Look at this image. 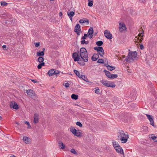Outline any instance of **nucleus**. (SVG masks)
Returning <instances> with one entry per match:
<instances>
[{
  "label": "nucleus",
  "instance_id": "1",
  "mask_svg": "<svg viewBox=\"0 0 157 157\" xmlns=\"http://www.w3.org/2000/svg\"><path fill=\"white\" fill-rule=\"evenodd\" d=\"M128 138V135L125 134L123 131H119L117 134V139L118 140H120L123 143H125Z\"/></svg>",
  "mask_w": 157,
  "mask_h": 157
},
{
  "label": "nucleus",
  "instance_id": "2",
  "mask_svg": "<svg viewBox=\"0 0 157 157\" xmlns=\"http://www.w3.org/2000/svg\"><path fill=\"white\" fill-rule=\"evenodd\" d=\"M79 52L81 59L84 61L87 62L88 61V55L86 49L84 48H82L80 49Z\"/></svg>",
  "mask_w": 157,
  "mask_h": 157
},
{
  "label": "nucleus",
  "instance_id": "3",
  "mask_svg": "<svg viewBox=\"0 0 157 157\" xmlns=\"http://www.w3.org/2000/svg\"><path fill=\"white\" fill-rule=\"evenodd\" d=\"M137 54L136 51L132 52L129 49V52L125 60L127 62H129L130 59L134 60L136 57Z\"/></svg>",
  "mask_w": 157,
  "mask_h": 157
},
{
  "label": "nucleus",
  "instance_id": "4",
  "mask_svg": "<svg viewBox=\"0 0 157 157\" xmlns=\"http://www.w3.org/2000/svg\"><path fill=\"white\" fill-rule=\"evenodd\" d=\"M26 93L29 96L34 100H35L37 98L36 95L33 90L31 89L27 90L26 91Z\"/></svg>",
  "mask_w": 157,
  "mask_h": 157
},
{
  "label": "nucleus",
  "instance_id": "5",
  "mask_svg": "<svg viewBox=\"0 0 157 157\" xmlns=\"http://www.w3.org/2000/svg\"><path fill=\"white\" fill-rule=\"evenodd\" d=\"M72 57L75 62L79 61L80 59V57H81L80 55L79 54L78 51L73 53L72 55Z\"/></svg>",
  "mask_w": 157,
  "mask_h": 157
},
{
  "label": "nucleus",
  "instance_id": "6",
  "mask_svg": "<svg viewBox=\"0 0 157 157\" xmlns=\"http://www.w3.org/2000/svg\"><path fill=\"white\" fill-rule=\"evenodd\" d=\"M105 36L108 39H111L112 38V34L108 30H105L104 32Z\"/></svg>",
  "mask_w": 157,
  "mask_h": 157
},
{
  "label": "nucleus",
  "instance_id": "7",
  "mask_svg": "<svg viewBox=\"0 0 157 157\" xmlns=\"http://www.w3.org/2000/svg\"><path fill=\"white\" fill-rule=\"evenodd\" d=\"M146 115L150 121V124L152 126H154V122L152 116L147 114H146Z\"/></svg>",
  "mask_w": 157,
  "mask_h": 157
},
{
  "label": "nucleus",
  "instance_id": "8",
  "mask_svg": "<svg viewBox=\"0 0 157 157\" xmlns=\"http://www.w3.org/2000/svg\"><path fill=\"white\" fill-rule=\"evenodd\" d=\"M119 29L120 31L121 32H123L126 29L125 25L124 23H119Z\"/></svg>",
  "mask_w": 157,
  "mask_h": 157
},
{
  "label": "nucleus",
  "instance_id": "9",
  "mask_svg": "<svg viewBox=\"0 0 157 157\" xmlns=\"http://www.w3.org/2000/svg\"><path fill=\"white\" fill-rule=\"evenodd\" d=\"M10 106L11 108L15 109H17L19 108L17 103L14 101L12 102L10 104Z\"/></svg>",
  "mask_w": 157,
  "mask_h": 157
},
{
  "label": "nucleus",
  "instance_id": "10",
  "mask_svg": "<svg viewBox=\"0 0 157 157\" xmlns=\"http://www.w3.org/2000/svg\"><path fill=\"white\" fill-rule=\"evenodd\" d=\"M39 115L37 113H35L34 116L33 122L34 123H36L38 122L39 119Z\"/></svg>",
  "mask_w": 157,
  "mask_h": 157
},
{
  "label": "nucleus",
  "instance_id": "11",
  "mask_svg": "<svg viewBox=\"0 0 157 157\" xmlns=\"http://www.w3.org/2000/svg\"><path fill=\"white\" fill-rule=\"evenodd\" d=\"M99 54L98 53H94L91 57V59L92 61H96L99 58Z\"/></svg>",
  "mask_w": 157,
  "mask_h": 157
},
{
  "label": "nucleus",
  "instance_id": "12",
  "mask_svg": "<svg viewBox=\"0 0 157 157\" xmlns=\"http://www.w3.org/2000/svg\"><path fill=\"white\" fill-rule=\"evenodd\" d=\"M115 149L117 153L122 154H124L123 149L120 146V147H118L117 148H116Z\"/></svg>",
  "mask_w": 157,
  "mask_h": 157
},
{
  "label": "nucleus",
  "instance_id": "13",
  "mask_svg": "<svg viewBox=\"0 0 157 157\" xmlns=\"http://www.w3.org/2000/svg\"><path fill=\"white\" fill-rule=\"evenodd\" d=\"M112 143L114 149L116 148H117H117L118 147H120V146L119 144L116 141H114V140H112Z\"/></svg>",
  "mask_w": 157,
  "mask_h": 157
},
{
  "label": "nucleus",
  "instance_id": "14",
  "mask_svg": "<svg viewBox=\"0 0 157 157\" xmlns=\"http://www.w3.org/2000/svg\"><path fill=\"white\" fill-rule=\"evenodd\" d=\"M101 82L102 83V84H103L104 85L106 86L109 87V82H108L107 81L103 80H101Z\"/></svg>",
  "mask_w": 157,
  "mask_h": 157
},
{
  "label": "nucleus",
  "instance_id": "15",
  "mask_svg": "<svg viewBox=\"0 0 157 157\" xmlns=\"http://www.w3.org/2000/svg\"><path fill=\"white\" fill-rule=\"evenodd\" d=\"M77 30L81 31L80 26L79 24H77L75 27L74 31H76Z\"/></svg>",
  "mask_w": 157,
  "mask_h": 157
},
{
  "label": "nucleus",
  "instance_id": "16",
  "mask_svg": "<svg viewBox=\"0 0 157 157\" xmlns=\"http://www.w3.org/2000/svg\"><path fill=\"white\" fill-rule=\"evenodd\" d=\"M94 49L96 51H97L98 52L102 51L103 49V48L101 47H96L94 48Z\"/></svg>",
  "mask_w": 157,
  "mask_h": 157
},
{
  "label": "nucleus",
  "instance_id": "17",
  "mask_svg": "<svg viewBox=\"0 0 157 157\" xmlns=\"http://www.w3.org/2000/svg\"><path fill=\"white\" fill-rule=\"evenodd\" d=\"M48 74L49 76H53L54 75V69H51L48 72Z\"/></svg>",
  "mask_w": 157,
  "mask_h": 157
},
{
  "label": "nucleus",
  "instance_id": "18",
  "mask_svg": "<svg viewBox=\"0 0 157 157\" xmlns=\"http://www.w3.org/2000/svg\"><path fill=\"white\" fill-rule=\"evenodd\" d=\"M23 140L26 144L29 143L30 141L29 138L26 136H24L23 138Z\"/></svg>",
  "mask_w": 157,
  "mask_h": 157
},
{
  "label": "nucleus",
  "instance_id": "19",
  "mask_svg": "<svg viewBox=\"0 0 157 157\" xmlns=\"http://www.w3.org/2000/svg\"><path fill=\"white\" fill-rule=\"evenodd\" d=\"M104 72H105V75L108 78H110L109 77H110V75H111L110 72L109 71H106L105 70H104Z\"/></svg>",
  "mask_w": 157,
  "mask_h": 157
},
{
  "label": "nucleus",
  "instance_id": "20",
  "mask_svg": "<svg viewBox=\"0 0 157 157\" xmlns=\"http://www.w3.org/2000/svg\"><path fill=\"white\" fill-rule=\"evenodd\" d=\"M67 14L69 17H73L75 15V12L73 11H70V10H69L67 12Z\"/></svg>",
  "mask_w": 157,
  "mask_h": 157
},
{
  "label": "nucleus",
  "instance_id": "21",
  "mask_svg": "<svg viewBox=\"0 0 157 157\" xmlns=\"http://www.w3.org/2000/svg\"><path fill=\"white\" fill-rule=\"evenodd\" d=\"M58 144L59 148L60 149H63L65 148V146L62 142H59Z\"/></svg>",
  "mask_w": 157,
  "mask_h": 157
},
{
  "label": "nucleus",
  "instance_id": "22",
  "mask_svg": "<svg viewBox=\"0 0 157 157\" xmlns=\"http://www.w3.org/2000/svg\"><path fill=\"white\" fill-rule=\"evenodd\" d=\"M78 63L81 66H83L85 65V63L84 61H83V59H80L78 61Z\"/></svg>",
  "mask_w": 157,
  "mask_h": 157
},
{
  "label": "nucleus",
  "instance_id": "23",
  "mask_svg": "<svg viewBox=\"0 0 157 157\" xmlns=\"http://www.w3.org/2000/svg\"><path fill=\"white\" fill-rule=\"evenodd\" d=\"M74 72L76 75L79 78H80V77H81V75H80L79 72L78 71L76 70H74Z\"/></svg>",
  "mask_w": 157,
  "mask_h": 157
},
{
  "label": "nucleus",
  "instance_id": "24",
  "mask_svg": "<svg viewBox=\"0 0 157 157\" xmlns=\"http://www.w3.org/2000/svg\"><path fill=\"white\" fill-rule=\"evenodd\" d=\"M94 33L93 29L92 28L90 27L89 29L88 34L92 35Z\"/></svg>",
  "mask_w": 157,
  "mask_h": 157
},
{
  "label": "nucleus",
  "instance_id": "25",
  "mask_svg": "<svg viewBox=\"0 0 157 157\" xmlns=\"http://www.w3.org/2000/svg\"><path fill=\"white\" fill-rule=\"evenodd\" d=\"M71 98L73 99L76 100L78 98V95L74 94H73L71 95Z\"/></svg>",
  "mask_w": 157,
  "mask_h": 157
},
{
  "label": "nucleus",
  "instance_id": "26",
  "mask_svg": "<svg viewBox=\"0 0 157 157\" xmlns=\"http://www.w3.org/2000/svg\"><path fill=\"white\" fill-rule=\"evenodd\" d=\"M107 67V69L108 70L112 71L113 70H114L115 69V67L113 66H110L109 65V66H108Z\"/></svg>",
  "mask_w": 157,
  "mask_h": 157
},
{
  "label": "nucleus",
  "instance_id": "27",
  "mask_svg": "<svg viewBox=\"0 0 157 157\" xmlns=\"http://www.w3.org/2000/svg\"><path fill=\"white\" fill-rule=\"evenodd\" d=\"M96 44L97 45L100 47V46L102 45L103 44V42L102 41L100 40L97 41Z\"/></svg>",
  "mask_w": 157,
  "mask_h": 157
},
{
  "label": "nucleus",
  "instance_id": "28",
  "mask_svg": "<svg viewBox=\"0 0 157 157\" xmlns=\"http://www.w3.org/2000/svg\"><path fill=\"white\" fill-rule=\"evenodd\" d=\"M36 55L37 56H43L44 55V52L42 51H39L37 53Z\"/></svg>",
  "mask_w": 157,
  "mask_h": 157
},
{
  "label": "nucleus",
  "instance_id": "29",
  "mask_svg": "<svg viewBox=\"0 0 157 157\" xmlns=\"http://www.w3.org/2000/svg\"><path fill=\"white\" fill-rule=\"evenodd\" d=\"M70 131L73 133L74 135L75 134H76V132L77 130L74 128H71L70 129Z\"/></svg>",
  "mask_w": 157,
  "mask_h": 157
},
{
  "label": "nucleus",
  "instance_id": "30",
  "mask_svg": "<svg viewBox=\"0 0 157 157\" xmlns=\"http://www.w3.org/2000/svg\"><path fill=\"white\" fill-rule=\"evenodd\" d=\"M116 86V85L114 84L113 82H111L109 83V87H110L112 88Z\"/></svg>",
  "mask_w": 157,
  "mask_h": 157
},
{
  "label": "nucleus",
  "instance_id": "31",
  "mask_svg": "<svg viewBox=\"0 0 157 157\" xmlns=\"http://www.w3.org/2000/svg\"><path fill=\"white\" fill-rule=\"evenodd\" d=\"M81 134H82V133L80 132L79 131H76V134H75L74 135L75 136H76L78 137H80L81 136Z\"/></svg>",
  "mask_w": 157,
  "mask_h": 157
},
{
  "label": "nucleus",
  "instance_id": "32",
  "mask_svg": "<svg viewBox=\"0 0 157 157\" xmlns=\"http://www.w3.org/2000/svg\"><path fill=\"white\" fill-rule=\"evenodd\" d=\"M81 77L80 78H82L86 82H88V79L85 76L81 75Z\"/></svg>",
  "mask_w": 157,
  "mask_h": 157
},
{
  "label": "nucleus",
  "instance_id": "33",
  "mask_svg": "<svg viewBox=\"0 0 157 157\" xmlns=\"http://www.w3.org/2000/svg\"><path fill=\"white\" fill-rule=\"evenodd\" d=\"M89 2L88 3V6L90 7L92 6L93 5V0H88Z\"/></svg>",
  "mask_w": 157,
  "mask_h": 157
},
{
  "label": "nucleus",
  "instance_id": "34",
  "mask_svg": "<svg viewBox=\"0 0 157 157\" xmlns=\"http://www.w3.org/2000/svg\"><path fill=\"white\" fill-rule=\"evenodd\" d=\"M81 44H87L89 43V42L88 40L86 41L85 40H82L81 41Z\"/></svg>",
  "mask_w": 157,
  "mask_h": 157
},
{
  "label": "nucleus",
  "instance_id": "35",
  "mask_svg": "<svg viewBox=\"0 0 157 157\" xmlns=\"http://www.w3.org/2000/svg\"><path fill=\"white\" fill-rule=\"evenodd\" d=\"M110 77H109L110 78H117L118 76L117 75V74H112L111 75Z\"/></svg>",
  "mask_w": 157,
  "mask_h": 157
},
{
  "label": "nucleus",
  "instance_id": "36",
  "mask_svg": "<svg viewBox=\"0 0 157 157\" xmlns=\"http://www.w3.org/2000/svg\"><path fill=\"white\" fill-rule=\"evenodd\" d=\"M102 51H101V52H98V54L99 55H100V56H101V57H102L104 54V49H103L102 50Z\"/></svg>",
  "mask_w": 157,
  "mask_h": 157
},
{
  "label": "nucleus",
  "instance_id": "37",
  "mask_svg": "<svg viewBox=\"0 0 157 157\" xmlns=\"http://www.w3.org/2000/svg\"><path fill=\"white\" fill-rule=\"evenodd\" d=\"M44 60V58L41 56H40V57L38 58V61L40 63H41L42 62H43Z\"/></svg>",
  "mask_w": 157,
  "mask_h": 157
},
{
  "label": "nucleus",
  "instance_id": "38",
  "mask_svg": "<svg viewBox=\"0 0 157 157\" xmlns=\"http://www.w3.org/2000/svg\"><path fill=\"white\" fill-rule=\"evenodd\" d=\"M100 90L98 88V87H96L95 88V93L97 94H100Z\"/></svg>",
  "mask_w": 157,
  "mask_h": 157
},
{
  "label": "nucleus",
  "instance_id": "39",
  "mask_svg": "<svg viewBox=\"0 0 157 157\" xmlns=\"http://www.w3.org/2000/svg\"><path fill=\"white\" fill-rule=\"evenodd\" d=\"M7 3L4 1L1 2V5L2 6H6L7 5Z\"/></svg>",
  "mask_w": 157,
  "mask_h": 157
},
{
  "label": "nucleus",
  "instance_id": "40",
  "mask_svg": "<svg viewBox=\"0 0 157 157\" xmlns=\"http://www.w3.org/2000/svg\"><path fill=\"white\" fill-rule=\"evenodd\" d=\"M97 63H104V60L102 59H99Z\"/></svg>",
  "mask_w": 157,
  "mask_h": 157
},
{
  "label": "nucleus",
  "instance_id": "41",
  "mask_svg": "<svg viewBox=\"0 0 157 157\" xmlns=\"http://www.w3.org/2000/svg\"><path fill=\"white\" fill-rule=\"evenodd\" d=\"M70 151L72 153H73V154H75V155L77 154V153L76 152V151H75V150L74 149H72L71 150V151Z\"/></svg>",
  "mask_w": 157,
  "mask_h": 157
},
{
  "label": "nucleus",
  "instance_id": "42",
  "mask_svg": "<svg viewBox=\"0 0 157 157\" xmlns=\"http://www.w3.org/2000/svg\"><path fill=\"white\" fill-rule=\"evenodd\" d=\"M87 36V35L86 34H84V36H82L81 38V40H85L86 39Z\"/></svg>",
  "mask_w": 157,
  "mask_h": 157
},
{
  "label": "nucleus",
  "instance_id": "43",
  "mask_svg": "<svg viewBox=\"0 0 157 157\" xmlns=\"http://www.w3.org/2000/svg\"><path fill=\"white\" fill-rule=\"evenodd\" d=\"M83 21H84L83 23H86L87 25H88L89 24V21L88 19H85L84 20L83 19Z\"/></svg>",
  "mask_w": 157,
  "mask_h": 157
},
{
  "label": "nucleus",
  "instance_id": "44",
  "mask_svg": "<svg viewBox=\"0 0 157 157\" xmlns=\"http://www.w3.org/2000/svg\"><path fill=\"white\" fill-rule=\"evenodd\" d=\"M54 75H57V74H59L60 72L58 70L54 69Z\"/></svg>",
  "mask_w": 157,
  "mask_h": 157
},
{
  "label": "nucleus",
  "instance_id": "45",
  "mask_svg": "<svg viewBox=\"0 0 157 157\" xmlns=\"http://www.w3.org/2000/svg\"><path fill=\"white\" fill-rule=\"evenodd\" d=\"M76 125L79 126L80 127H81L82 126V124L81 122H80L78 121L76 123Z\"/></svg>",
  "mask_w": 157,
  "mask_h": 157
},
{
  "label": "nucleus",
  "instance_id": "46",
  "mask_svg": "<svg viewBox=\"0 0 157 157\" xmlns=\"http://www.w3.org/2000/svg\"><path fill=\"white\" fill-rule=\"evenodd\" d=\"M138 36L139 37L141 36L142 37H143L144 36V31H143L141 32V33H140L138 34Z\"/></svg>",
  "mask_w": 157,
  "mask_h": 157
},
{
  "label": "nucleus",
  "instance_id": "47",
  "mask_svg": "<svg viewBox=\"0 0 157 157\" xmlns=\"http://www.w3.org/2000/svg\"><path fill=\"white\" fill-rule=\"evenodd\" d=\"M63 85L65 87L67 88L69 86L70 84L68 83L67 82L64 85L63 84Z\"/></svg>",
  "mask_w": 157,
  "mask_h": 157
},
{
  "label": "nucleus",
  "instance_id": "48",
  "mask_svg": "<svg viewBox=\"0 0 157 157\" xmlns=\"http://www.w3.org/2000/svg\"><path fill=\"white\" fill-rule=\"evenodd\" d=\"M136 104H132L130 105L131 107L132 108H135L136 106Z\"/></svg>",
  "mask_w": 157,
  "mask_h": 157
},
{
  "label": "nucleus",
  "instance_id": "49",
  "mask_svg": "<svg viewBox=\"0 0 157 157\" xmlns=\"http://www.w3.org/2000/svg\"><path fill=\"white\" fill-rule=\"evenodd\" d=\"M40 45V42H37L35 44V46L36 47H39Z\"/></svg>",
  "mask_w": 157,
  "mask_h": 157
},
{
  "label": "nucleus",
  "instance_id": "50",
  "mask_svg": "<svg viewBox=\"0 0 157 157\" xmlns=\"http://www.w3.org/2000/svg\"><path fill=\"white\" fill-rule=\"evenodd\" d=\"M42 66H41L40 63H39L37 66V68L38 69H40L42 68Z\"/></svg>",
  "mask_w": 157,
  "mask_h": 157
},
{
  "label": "nucleus",
  "instance_id": "51",
  "mask_svg": "<svg viewBox=\"0 0 157 157\" xmlns=\"http://www.w3.org/2000/svg\"><path fill=\"white\" fill-rule=\"evenodd\" d=\"M83 22H84V21H83V19H81L79 21V22L81 24H82L83 23Z\"/></svg>",
  "mask_w": 157,
  "mask_h": 157
},
{
  "label": "nucleus",
  "instance_id": "52",
  "mask_svg": "<svg viewBox=\"0 0 157 157\" xmlns=\"http://www.w3.org/2000/svg\"><path fill=\"white\" fill-rule=\"evenodd\" d=\"M140 48L142 50L144 48V46L142 44H141L140 45Z\"/></svg>",
  "mask_w": 157,
  "mask_h": 157
},
{
  "label": "nucleus",
  "instance_id": "53",
  "mask_svg": "<svg viewBox=\"0 0 157 157\" xmlns=\"http://www.w3.org/2000/svg\"><path fill=\"white\" fill-rule=\"evenodd\" d=\"M93 36V34L92 35L88 34V37L90 39H91L92 38Z\"/></svg>",
  "mask_w": 157,
  "mask_h": 157
},
{
  "label": "nucleus",
  "instance_id": "54",
  "mask_svg": "<svg viewBox=\"0 0 157 157\" xmlns=\"http://www.w3.org/2000/svg\"><path fill=\"white\" fill-rule=\"evenodd\" d=\"M79 31H80L77 30V31H75V32L78 35H80Z\"/></svg>",
  "mask_w": 157,
  "mask_h": 157
},
{
  "label": "nucleus",
  "instance_id": "55",
  "mask_svg": "<svg viewBox=\"0 0 157 157\" xmlns=\"http://www.w3.org/2000/svg\"><path fill=\"white\" fill-rule=\"evenodd\" d=\"M25 124H26L28 126H29L30 125V124L29 123V122H28V121H25Z\"/></svg>",
  "mask_w": 157,
  "mask_h": 157
},
{
  "label": "nucleus",
  "instance_id": "56",
  "mask_svg": "<svg viewBox=\"0 0 157 157\" xmlns=\"http://www.w3.org/2000/svg\"><path fill=\"white\" fill-rule=\"evenodd\" d=\"M141 2L144 3L146 1V0H139Z\"/></svg>",
  "mask_w": 157,
  "mask_h": 157
},
{
  "label": "nucleus",
  "instance_id": "57",
  "mask_svg": "<svg viewBox=\"0 0 157 157\" xmlns=\"http://www.w3.org/2000/svg\"><path fill=\"white\" fill-rule=\"evenodd\" d=\"M31 80L32 81V82L34 83H36L37 82L35 79H32Z\"/></svg>",
  "mask_w": 157,
  "mask_h": 157
},
{
  "label": "nucleus",
  "instance_id": "58",
  "mask_svg": "<svg viewBox=\"0 0 157 157\" xmlns=\"http://www.w3.org/2000/svg\"><path fill=\"white\" fill-rule=\"evenodd\" d=\"M40 63V64H41L42 66H44L45 65V63L43 62Z\"/></svg>",
  "mask_w": 157,
  "mask_h": 157
},
{
  "label": "nucleus",
  "instance_id": "59",
  "mask_svg": "<svg viewBox=\"0 0 157 157\" xmlns=\"http://www.w3.org/2000/svg\"><path fill=\"white\" fill-rule=\"evenodd\" d=\"M105 65L104 66L105 67H107V66H109V65H108V63H105V64H104Z\"/></svg>",
  "mask_w": 157,
  "mask_h": 157
},
{
  "label": "nucleus",
  "instance_id": "60",
  "mask_svg": "<svg viewBox=\"0 0 157 157\" xmlns=\"http://www.w3.org/2000/svg\"><path fill=\"white\" fill-rule=\"evenodd\" d=\"M6 45H3V46H2V48L3 49H4V48H6Z\"/></svg>",
  "mask_w": 157,
  "mask_h": 157
},
{
  "label": "nucleus",
  "instance_id": "61",
  "mask_svg": "<svg viewBox=\"0 0 157 157\" xmlns=\"http://www.w3.org/2000/svg\"><path fill=\"white\" fill-rule=\"evenodd\" d=\"M59 15L60 17L62 15V12H59Z\"/></svg>",
  "mask_w": 157,
  "mask_h": 157
},
{
  "label": "nucleus",
  "instance_id": "62",
  "mask_svg": "<svg viewBox=\"0 0 157 157\" xmlns=\"http://www.w3.org/2000/svg\"><path fill=\"white\" fill-rule=\"evenodd\" d=\"M69 17V18H70V20L71 21H72V17Z\"/></svg>",
  "mask_w": 157,
  "mask_h": 157
},
{
  "label": "nucleus",
  "instance_id": "63",
  "mask_svg": "<svg viewBox=\"0 0 157 157\" xmlns=\"http://www.w3.org/2000/svg\"><path fill=\"white\" fill-rule=\"evenodd\" d=\"M122 57L123 58H124L125 57V56L124 55H123L122 56Z\"/></svg>",
  "mask_w": 157,
  "mask_h": 157
},
{
  "label": "nucleus",
  "instance_id": "64",
  "mask_svg": "<svg viewBox=\"0 0 157 157\" xmlns=\"http://www.w3.org/2000/svg\"><path fill=\"white\" fill-rule=\"evenodd\" d=\"M42 50H43V51H42V52H44V50H45V48H43Z\"/></svg>",
  "mask_w": 157,
  "mask_h": 157
}]
</instances>
